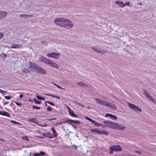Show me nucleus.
Listing matches in <instances>:
<instances>
[{"mask_svg": "<svg viewBox=\"0 0 156 156\" xmlns=\"http://www.w3.org/2000/svg\"><path fill=\"white\" fill-rule=\"evenodd\" d=\"M38 66L36 64L33 63V62H30V69L33 71H35L36 72L37 69V68Z\"/></svg>", "mask_w": 156, "mask_h": 156, "instance_id": "nucleus-10", "label": "nucleus"}, {"mask_svg": "<svg viewBox=\"0 0 156 156\" xmlns=\"http://www.w3.org/2000/svg\"><path fill=\"white\" fill-rule=\"evenodd\" d=\"M3 36V34L2 32H0V39Z\"/></svg>", "mask_w": 156, "mask_h": 156, "instance_id": "nucleus-47", "label": "nucleus"}, {"mask_svg": "<svg viewBox=\"0 0 156 156\" xmlns=\"http://www.w3.org/2000/svg\"><path fill=\"white\" fill-rule=\"evenodd\" d=\"M56 119L55 118H54L53 119H48L49 120H54L55 119Z\"/></svg>", "mask_w": 156, "mask_h": 156, "instance_id": "nucleus-54", "label": "nucleus"}, {"mask_svg": "<svg viewBox=\"0 0 156 156\" xmlns=\"http://www.w3.org/2000/svg\"><path fill=\"white\" fill-rule=\"evenodd\" d=\"M28 120L29 122L39 125L38 124L39 122L38 121L37 118H34L32 119H29Z\"/></svg>", "mask_w": 156, "mask_h": 156, "instance_id": "nucleus-13", "label": "nucleus"}, {"mask_svg": "<svg viewBox=\"0 0 156 156\" xmlns=\"http://www.w3.org/2000/svg\"><path fill=\"white\" fill-rule=\"evenodd\" d=\"M47 126V124H45L44 125H42V126Z\"/></svg>", "mask_w": 156, "mask_h": 156, "instance_id": "nucleus-64", "label": "nucleus"}, {"mask_svg": "<svg viewBox=\"0 0 156 156\" xmlns=\"http://www.w3.org/2000/svg\"><path fill=\"white\" fill-rule=\"evenodd\" d=\"M16 104L17 105H18V106L20 105H21V103H17V102H16Z\"/></svg>", "mask_w": 156, "mask_h": 156, "instance_id": "nucleus-55", "label": "nucleus"}, {"mask_svg": "<svg viewBox=\"0 0 156 156\" xmlns=\"http://www.w3.org/2000/svg\"><path fill=\"white\" fill-rule=\"evenodd\" d=\"M33 100L35 103L38 104H41L40 102L37 101L36 99L34 98Z\"/></svg>", "mask_w": 156, "mask_h": 156, "instance_id": "nucleus-34", "label": "nucleus"}, {"mask_svg": "<svg viewBox=\"0 0 156 156\" xmlns=\"http://www.w3.org/2000/svg\"><path fill=\"white\" fill-rule=\"evenodd\" d=\"M112 119H114V120H115V119H117V118H116V117H115V118H111Z\"/></svg>", "mask_w": 156, "mask_h": 156, "instance_id": "nucleus-60", "label": "nucleus"}, {"mask_svg": "<svg viewBox=\"0 0 156 156\" xmlns=\"http://www.w3.org/2000/svg\"><path fill=\"white\" fill-rule=\"evenodd\" d=\"M107 107L113 110H115L116 109V107L115 104L108 102Z\"/></svg>", "mask_w": 156, "mask_h": 156, "instance_id": "nucleus-11", "label": "nucleus"}, {"mask_svg": "<svg viewBox=\"0 0 156 156\" xmlns=\"http://www.w3.org/2000/svg\"><path fill=\"white\" fill-rule=\"evenodd\" d=\"M22 71L25 73H29L30 72V70L24 67Z\"/></svg>", "mask_w": 156, "mask_h": 156, "instance_id": "nucleus-22", "label": "nucleus"}, {"mask_svg": "<svg viewBox=\"0 0 156 156\" xmlns=\"http://www.w3.org/2000/svg\"><path fill=\"white\" fill-rule=\"evenodd\" d=\"M44 102H45V103H48L49 104H50L52 106H54L55 105V104L51 102L50 101H45Z\"/></svg>", "mask_w": 156, "mask_h": 156, "instance_id": "nucleus-36", "label": "nucleus"}, {"mask_svg": "<svg viewBox=\"0 0 156 156\" xmlns=\"http://www.w3.org/2000/svg\"><path fill=\"white\" fill-rule=\"evenodd\" d=\"M0 114L8 117H9L10 116L9 114L6 112L0 111Z\"/></svg>", "mask_w": 156, "mask_h": 156, "instance_id": "nucleus-19", "label": "nucleus"}, {"mask_svg": "<svg viewBox=\"0 0 156 156\" xmlns=\"http://www.w3.org/2000/svg\"><path fill=\"white\" fill-rule=\"evenodd\" d=\"M25 140H28V137H27V136H26L25 138Z\"/></svg>", "mask_w": 156, "mask_h": 156, "instance_id": "nucleus-58", "label": "nucleus"}, {"mask_svg": "<svg viewBox=\"0 0 156 156\" xmlns=\"http://www.w3.org/2000/svg\"><path fill=\"white\" fill-rule=\"evenodd\" d=\"M5 98L7 99H10L11 98V97L9 96H5Z\"/></svg>", "mask_w": 156, "mask_h": 156, "instance_id": "nucleus-45", "label": "nucleus"}, {"mask_svg": "<svg viewBox=\"0 0 156 156\" xmlns=\"http://www.w3.org/2000/svg\"><path fill=\"white\" fill-rule=\"evenodd\" d=\"M105 117H116L115 116L111 114H109L108 113H106V114Z\"/></svg>", "mask_w": 156, "mask_h": 156, "instance_id": "nucleus-29", "label": "nucleus"}, {"mask_svg": "<svg viewBox=\"0 0 156 156\" xmlns=\"http://www.w3.org/2000/svg\"><path fill=\"white\" fill-rule=\"evenodd\" d=\"M69 121L72 122V124H74L79 125L80 124V122L78 121L71 120L69 119Z\"/></svg>", "mask_w": 156, "mask_h": 156, "instance_id": "nucleus-20", "label": "nucleus"}, {"mask_svg": "<svg viewBox=\"0 0 156 156\" xmlns=\"http://www.w3.org/2000/svg\"><path fill=\"white\" fill-rule=\"evenodd\" d=\"M16 124L19 125H22V124L18 122H16Z\"/></svg>", "mask_w": 156, "mask_h": 156, "instance_id": "nucleus-59", "label": "nucleus"}, {"mask_svg": "<svg viewBox=\"0 0 156 156\" xmlns=\"http://www.w3.org/2000/svg\"><path fill=\"white\" fill-rule=\"evenodd\" d=\"M144 93L146 97L147 98L150 96V94L145 90H144Z\"/></svg>", "mask_w": 156, "mask_h": 156, "instance_id": "nucleus-28", "label": "nucleus"}, {"mask_svg": "<svg viewBox=\"0 0 156 156\" xmlns=\"http://www.w3.org/2000/svg\"><path fill=\"white\" fill-rule=\"evenodd\" d=\"M51 130H52V131L53 132V135L52 136L53 137H56L57 136L58 133H57L56 131H55V129L54 128H51Z\"/></svg>", "mask_w": 156, "mask_h": 156, "instance_id": "nucleus-16", "label": "nucleus"}, {"mask_svg": "<svg viewBox=\"0 0 156 156\" xmlns=\"http://www.w3.org/2000/svg\"><path fill=\"white\" fill-rule=\"evenodd\" d=\"M68 20L64 18H58L55 19L54 22L57 25L65 29L68 28Z\"/></svg>", "mask_w": 156, "mask_h": 156, "instance_id": "nucleus-2", "label": "nucleus"}, {"mask_svg": "<svg viewBox=\"0 0 156 156\" xmlns=\"http://www.w3.org/2000/svg\"><path fill=\"white\" fill-rule=\"evenodd\" d=\"M136 152L137 154H140L141 153V152L139 151H136Z\"/></svg>", "mask_w": 156, "mask_h": 156, "instance_id": "nucleus-53", "label": "nucleus"}, {"mask_svg": "<svg viewBox=\"0 0 156 156\" xmlns=\"http://www.w3.org/2000/svg\"><path fill=\"white\" fill-rule=\"evenodd\" d=\"M130 4V3L129 2H127L125 3H123V7H124L126 5L129 6Z\"/></svg>", "mask_w": 156, "mask_h": 156, "instance_id": "nucleus-31", "label": "nucleus"}, {"mask_svg": "<svg viewBox=\"0 0 156 156\" xmlns=\"http://www.w3.org/2000/svg\"><path fill=\"white\" fill-rule=\"evenodd\" d=\"M8 12L4 11H0V20L5 18L7 16Z\"/></svg>", "mask_w": 156, "mask_h": 156, "instance_id": "nucleus-9", "label": "nucleus"}, {"mask_svg": "<svg viewBox=\"0 0 156 156\" xmlns=\"http://www.w3.org/2000/svg\"><path fill=\"white\" fill-rule=\"evenodd\" d=\"M115 3L119 7L121 8L123 7V2L119 0L116 1Z\"/></svg>", "mask_w": 156, "mask_h": 156, "instance_id": "nucleus-12", "label": "nucleus"}, {"mask_svg": "<svg viewBox=\"0 0 156 156\" xmlns=\"http://www.w3.org/2000/svg\"><path fill=\"white\" fill-rule=\"evenodd\" d=\"M107 52V51H99L100 53H101L102 54H104L105 53H106Z\"/></svg>", "mask_w": 156, "mask_h": 156, "instance_id": "nucleus-40", "label": "nucleus"}, {"mask_svg": "<svg viewBox=\"0 0 156 156\" xmlns=\"http://www.w3.org/2000/svg\"><path fill=\"white\" fill-rule=\"evenodd\" d=\"M41 43L43 45L46 46L48 44V42L46 41H42Z\"/></svg>", "mask_w": 156, "mask_h": 156, "instance_id": "nucleus-27", "label": "nucleus"}, {"mask_svg": "<svg viewBox=\"0 0 156 156\" xmlns=\"http://www.w3.org/2000/svg\"><path fill=\"white\" fill-rule=\"evenodd\" d=\"M108 102L106 101L102 100L101 104V105L105 106L107 107L108 106Z\"/></svg>", "mask_w": 156, "mask_h": 156, "instance_id": "nucleus-21", "label": "nucleus"}, {"mask_svg": "<svg viewBox=\"0 0 156 156\" xmlns=\"http://www.w3.org/2000/svg\"><path fill=\"white\" fill-rule=\"evenodd\" d=\"M53 97L56 98L58 99H59L60 98V97H59L55 95H54V96H53Z\"/></svg>", "mask_w": 156, "mask_h": 156, "instance_id": "nucleus-48", "label": "nucleus"}, {"mask_svg": "<svg viewBox=\"0 0 156 156\" xmlns=\"http://www.w3.org/2000/svg\"><path fill=\"white\" fill-rule=\"evenodd\" d=\"M33 108L34 109H39L40 108V107H38L37 106L34 105L33 106Z\"/></svg>", "mask_w": 156, "mask_h": 156, "instance_id": "nucleus-35", "label": "nucleus"}, {"mask_svg": "<svg viewBox=\"0 0 156 156\" xmlns=\"http://www.w3.org/2000/svg\"><path fill=\"white\" fill-rule=\"evenodd\" d=\"M147 98L149 99L154 104H155L156 101L151 96H149Z\"/></svg>", "mask_w": 156, "mask_h": 156, "instance_id": "nucleus-26", "label": "nucleus"}, {"mask_svg": "<svg viewBox=\"0 0 156 156\" xmlns=\"http://www.w3.org/2000/svg\"><path fill=\"white\" fill-rule=\"evenodd\" d=\"M2 55L5 58H6L7 57V55L4 53H3L2 54Z\"/></svg>", "mask_w": 156, "mask_h": 156, "instance_id": "nucleus-44", "label": "nucleus"}, {"mask_svg": "<svg viewBox=\"0 0 156 156\" xmlns=\"http://www.w3.org/2000/svg\"><path fill=\"white\" fill-rule=\"evenodd\" d=\"M40 153H35L34 154V156H40Z\"/></svg>", "mask_w": 156, "mask_h": 156, "instance_id": "nucleus-42", "label": "nucleus"}, {"mask_svg": "<svg viewBox=\"0 0 156 156\" xmlns=\"http://www.w3.org/2000/svg\"><path fill=\"white\" fill-rule=\"evenodd\" d=\"M113 149V148H112V147L111 146L109 149V151L111 154H112L113 153V151H114V150Z\"/></svg>", "mask_w": 156, "mask_h": 156, "instance_id": "nucleus-32", "label": "nucleus"}, {"mask_svg": "<svg viewBox=\"0 0 156 156\" xmlns=\"http://www.w3.org/2000/svg\"><path fill=\"white\" fill-rule=\"evenodd\" d=\"M128 106L129 108L131 109L136 112H140L142 111V110L139 107L136 106V105L131 104L129 102L127 103Z\"/></svg>", "mask_w": 156, "mask_h": 156, "instance_id": "nucleus-4", "label": "nucleus"}, {"mask_svg": "<svg viewBox=\"0 0 156 156\" xmlns=\"http://www.w3.org/2000/svg\"><path fill=\"white\" fill-rule=\"evenodd\" d=\"M11 122L12 123H15V124H16V121H14V120H11Z\"/></svg>", "mask_w": 156, "mask_h": 156, "instance_id": "nucleus-52", "label": "nucleus"}, {"mask_svg": "<svg viewBox=\"0 0 156 156\" xmlns=\"http://www.w3.org/2000/svg\"><path fill=\"white\" fill-rule=\"evenodd\" d=\"M7 103H8V102H6L5 103H4L3 105H5L7 104Z\"/></svg>", "mask_w": 156, "mask_h": 156, "instance_id": "nucleus-62", "label": "nucleus"}, {"mask_svg": "<svg viewBox=\"0 0 156 156\" xmlns=\"http://www.w3.org/2000/svg\"><path fill=\"white\" fill-rule=\"evenodd\" d=\"M137 4L140 5H142L143 4V3H141V2L138 3Z\"/></svg>", "mask_w": 156, "mask_h": 156, "instance_id": "nucleus-57", "label": "nucleus"}, {"mask_svg": "<svg viewBox=\"0 0 156 156\" xmlns=\"http://www.w3.org/2000/svg\"><path fill=\"white\" fill-rule=\"evenodd\" d=\"M58 88L60 89H63L62 87H61V86H59V85H58L57 86H56Z\"/></svg>", "mask_w": 156, "mask_h": 156, "instance_id": "nucleus-51", "label": "nucleus"}, {"mask_svg": "<svg viewBox=\"0 0 156 156\" xmlns=\"http://www.w3.org/2000/svg\"><path fill=\"white\" fill-rule=\"evenodd\" d=\"M36 72L43 74H45L46 73V70L38 66L36 70Z\"/></svg>", "mask_w": 156, "mask_h": 156, "instance_id": "nucleus-7", "label": "nucleus"}, {"mask_svg": "<svg viewBox=\"0 0 156 156\" xmlns=\"http://www.w3.org/2000/svg\"><path fill=\"white\" fill-rule=\"evenodd\" d=\"M38 98V99L39 100H41V98H42V97H41V96H36Z\"/></svg>", "mask_w": 156, "mask_h": 156, "instance_id": "nucleus-50", "label": "nucleus"}, {"mask_svg": "<svg viewBox=\"0 0 156 156\" xmlns=\"http://www.w3.org/2000/svg\"><path fill=\"white\" fill-rule=\"evenodd\" d=\"M92 49L93 50H94V51L97 52L98 53L99 52V51H98L96 48L95 47H93L92 48Z\"/></svg>", "mask_w": 156, "mask_h": 156, "instance_id": "nucleus-37", "label": "nucleus"}, {"mask_svg": "<svg viewBox=\"0 0 156 156\" xmlns=\"http://www.w3.org/2000/svg\"><path fill=\"white\" fill-rule=\"evenodd\" d=\"M40 155H45V153L44 152L41 151L40 152Z\"/></svg>", "mask_w": 156, "mask_h": 156, "instance_id": "nucleus-43", "label": "nucleus"}, {"mask_svg": "<svg viewBox=\"0 0 156 156\" xmlns=\"http://www.w3.org/2000/svg\"><path fill=\"white\" fill-rule=\"evenodd\" d=\"M77 83L82 87H87V84L82 82H77Z\"/></svg>", "mask_w": 156, "mask_h": 156, "instance_id": "nucleus-17", "label": "nucleus"}, {"mask_svg": "<svg viewBox=\"0 0 156 156\" xmlns=\"http://www.w3.org/2000/svg\"><path fill=\"white\" fill-rule=\"evenodd\" d=\"M23 94H21L20 95V98H23Z\"/></svg>", "mask_w": 156, "mask_h": 156, "instance_id": "nucleus-56", "label": "nucleus"}, {"mask_svg": "<svg viewBox=\"0 0 156 156\" xmlns=\"http://www.w3.org/2000/svg\"><path fill=\"white\" fill-rule=\"evenodd\" d=\"M60 54L59 53H49L47 54V56L48 57L52 58L55 59L58 58Z\"/></svg>", "mask_w": 156, "mask_h": 156, "instance_id": "nucleus-6", "label": "nucleus"}, {"mask_svg": "<svg viewBox=\"0 0 156 156\" xmlns=\"http://www.w3.org/2000/svg\"><path fill=\"white\" fill-rule=\"evenodd\" d=\"M73 26V23L69 20V27L70 28H72Z\"/></svg>", "mask_w": 156, "mask_h": 156, "instance_id": "nucleus-33", "label": "nucleus"}, {"mask_svg": "<svg viewBox=\"0 0 156 156\" xmlns=\"http://www.w3.org/2000/svg\"><path fill=\"white\" fill-rule=\"evenodd\" d=\"M30 62H30L29 63H27L25 65V66L27 68H30Z\"/></svg>", "mask_w": 156, "mask_h": 156, "instance_id": "nucleus-30", "label": "nucleus"}, {"mask_svg": "<svg viewBox=\"0 0 156 156\" xmlns=\"http://www.w3.org/2000/svg\"><path fill=\"white\" fill-rule=\"evenodd\" d=\"M77 105H80V106H82V107H85L84 105H82L81 104H80V103H77Z\"/></svg>", "mask_w": 156, "mask_h": 156, "instance_id": "nucleus-46", "label": "nucleus"}, {"mask_svg": "<svg viewBox=\"0 0 156 156\" xmlns=\"http://www.w3.org/2000/svg\"><path fill=\"white\" fill-rule=\"evenodd\" d=\"M96 102L98 104H101L102 100L98 98H96L95 99Z\"/></svg>", "mask_w": 156, "mask_h": 156, "instance_id": "nucleus-24", "label": "nucleus"}, {"mask_svg": "<svg viewBox=\"0 0 156 156\" xmlns=\"http://www.w3.org/2000/svg\"><path fill=\"white\" fill-rule=\"evenodd\" d=\"M87 109H91V108L90 107L87 106Z\"/></svg>", "mask_w": 156, "mask_h": 156, "instance_id": "nucleus-61", "label": "nucleus"}, {"mask_svg": "<svg viewBox=\"0 0 156 156\" xmlns=\"http://www.w3.org/2000/svg\"><path fill=\"white\" fill-rule=\"evenodd\" d=\"M90 130L92 132L99 134H104L106 135H108V132L103 130H101L96 129H91Z\"/></svg>", "mask_w": 156, "mask_h": 156, "instance_id": "nucleus-5", "label": "nucleus"}, {"mask_svg": "<svg viewBox=\"0 0 156 156\" xmlns=\"http://www.w3.org/2000/svg\"><path fill=\"white\" fill-rule=\"evenodd\" d=\"M72 126L75 128H76L77 127V126H75V125H72Z\"/></svg>", "mask_w": 156, "mask_h": 156, "instance_id": "nucleus-63", "label": "nucleus"}, {"mask_svg": "<svg viewBox=\"0 0 156 156\" xmlns=\"http://www.w3.org/2000/svg\"><path fill=\"white\" fill-rule=\"evenodd\" d=\"M93 124L94 125H95L97 126H101L102 127H103V125H102L101 124H100V123H99L96 122L95 121H93Z\"/></svg>", "mask_w": 156, "mask_h": 156, "instance_id": "nucleus-25", "label": "nucleus"}, {"mask_svg": "<svg viewBox=\"0 0 156 156\" xmlns=\"http://www.w3.org/2000/svg\"><path fill=\"white\" fill-rule=\"evenodd\" d=\"M69 113L70 115L73 117H76V115L74 112L72 111L71 108L69 107Z\"/></svg>", "mask_w": 156, "mask_h": 156, "instance_id": "nucleus-18", "label": "nucleus"}, {"mask_svg": "<svg viewBox=\"0 0 156 156\" xmlns=\"http://www.w3.org/2000/svg\"><path fill=\"white\" fill-rule=\"evenodd\" d=\"M39 60L40 61L52 67H54L56 68H58V65L56 63L43 56H41V58L39 59Z\"/></svg>", "mask_w": 156, "mask_h": 156, "instance_id": "nucleus-3", "label": "nucleus"}, {"mask_svg": "<svg viewBox=\"0 0 156 156\" xmlns=\"http://www.w3.org/2000/svg\"><path fill=\"white\" fill-rule=\"evenodd\" d=\"M86 119L90 122H92L93 123V121H93L90 118H86Z\"/></svg>", "mask_w": 156, "mask_h": 156, "instance_id": "nucleus-38", "label": "nucleus"}, {"mask_svg": "<svg viewBox=\"0 0 156 156\" xmlns=\"http://www.w3.org/2000/svg\"><path fill=\"white\" fill-rule=\"evenodd\" d=\"M0 91L1 93L3 94H4L6 92V91L2 90H0Z\"/></svg>", "mask_w": 156, "mask_h": 156, "instance_id": "nucleus-41", "label": "nucleus"}, {"mask_svg": "<svg viewBox=\"0 0 156 156\" xmlns=\"http://www.w3.org/2000/svg\"><path fill=\"white\" fill-rule=\"evenodd\" d=\"M33 15L30 14H21L20 15V17H22L23 18H28L30 17H32Z\"/></svg>", "mask_w": 156, "mask_h": 156, "instance_id": "nucleus-15", "label": "nucleus"}, {"mask_svg": "<svg viewBox=\"0 0 156 156\" xmlns=\"http://www.w3.org/2000/svg\"><path fill=\"white\" fill-rule=\"evenodd\" d=\"M21 46L20 45L17 44H12L11 48H21Z\"/></svg>", "mask_w": 156, "mask_h": 156, "instance_id": "nucleus-14", "label": "nucleus"}, {"mask_svg": "<svg viewBox=\"0 0 156 156\" xmlns=\"http://www.w3.org/2000/svg\"><path fill=\"white\" fill-rule=\"evenodd\" d=\"M52 109V108L50 107V106H48L47 108V110L49 111H51Z\"/></svg>", "mask_w": 156, "mask_h": 156, "instance_id": "nucleus-39", "label": "nucleus"}, {"mask_svg": "<svg viewBox=\"0 0 156 156\" xmlns=\"http://www.w3.org/2000/svg\"><path fill=\"white\" fill-rule=\"evenodd\" d=\"M114 151H121L122 148L119 145H115L112 146Z\"/></svg>", "mask_w": 156, "mask_h": 156, "instance_id": "nucleus-8", "label": "nucleus"}, {"mask_svg": "<svg viewBox=\"0 0 156 156\" xmlns=\"http://www.w3.org/2000/svg\"><path fill=\"white\" fill-rule=\"evenodd\" d=\"M45 95L48 96H51L53 97V96H54V95L50 94H44Z\"/></svg>", "mask_w": 156, "mask_h": 156, "instance_id": "nucleus-49", "label": "nucleus"}, {"mask_svg": "<svg viewBox=\"0 0 156 156\" xmlns=\"http://www.w3.org/2000/svg\"><path fill=\"white\" fill-rule=\"evenodd\" d=\"M103 124L105 126L114 129L123 130L126 128L125 126L115 122L104 121Z\"/></svg>", "mask_w": 156, "mask_h": 156, "instance_id": "nucleus-1", "label": "nucleus"}, {"mask_svg": "<svg viewBox=\"0 0 156 156\" xmlns=\"http://www.w3.org/2000/svg\"><path fill=\"white\" fill-rule=\"evenodd\" d=\"M43 135L49 138H53V137L52 136V135L49 133L45 134L43 133Z\"/></svg>", "mask_w": 156, "mask_h": 156, "instance_id": "nucleus-23", "label": "nucleus"}]
</instances>
